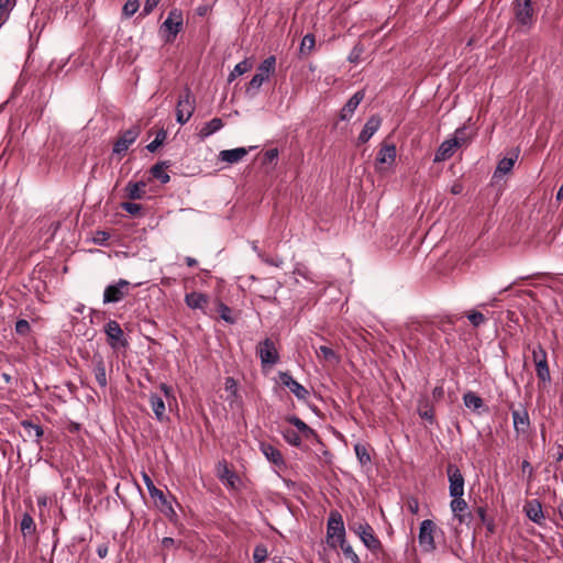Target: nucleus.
Listing matches in <instances>:
<instances>
[{
  "mask_svg": "<svg viewBox=\"0 0 563 563\" xmlns=\"http://www.w3.org/2000/svg\"><path fill=\"white\" fill-rule=\"evenodd\" d=\"M184 24L183 12L179 9H172L159 27L165 43H172L178 33L181 31Z\"/></svg>",
  "mask_w": 563,
  "mask_h": 563,
  "instance_id": "1",
  "label": "nucleus"
},
{
  "mask_svg": "<svg viewBox=\"0 0 563 563\" xmlns=\"http://www.w3.org/2000/svg\"><path fill=\"white\" fill-rule=\"evenodd\" d=\"M465 128L457 129L454 137L445 140L441 143L434 155V162H444L453 156L455 150L465 142Z\"/></svg>",
  "mask_w": 563,
  "mask_h": 563,
  "instance_id": "2",
  "label": "nucleus"
},
{
  "mask_svg": "<svg viewBox=\"0 0 563 563\" xmlns=\"http://www.w3.org/2000/svg\"><path fill=\"white\" fill-rule=\"evenodd\" d=\"M195 111V98L187 87L183 95L179 97L176 106V121L179 124H185L189 121Z\"/></svg>",
  "mask_w": 563,
  "mask_h": 563,
  "instance_id": "3",
  "label": "nucleus"
},
{
  "mask_svg": "<svg viewBox=\"0 0 563 563\" xmlns=\"http://www.w3.org/2000/svg\"><path fill=\"white\" fill-rule=\"evenodd\" d=\"M103 331L107 335L108 344L113 350L125 349L129 345L121 325L115 320H109L104 324Z\"/></svg>",
  "mask_w": 563,
  "mask_h": 563,
  "instance_id": "4",
  "label": "nucleus"
},
{
  "mask_svg": "<svg viewBox=\"0 0 563 563\" xmlns=\"http://www.w3.org/2000/svg\"><path fill=\"white\" fill-rule=\"evenodd\" d=\"M131 284L126 279H119L117 283L108 285L103 291V303H117L130 294Z\"/></svg>",
  "mask_w": 563,
  "mask_h": 563,
  "instance_id": "5",
  "label": "nucleus"
},
{
  "mask_svg": "<svg viewBox=\"0 0 563 563\" xmlns=\"http://www.w3.org/2000/svg\"><path fill=\"white\" fill-rule=\"evenodd\" d=\"M514 11L516 22L525 27L530 29L534 21V11L532 0H515Z\"/></svg>",
  "mask_w": 563,
  "mask_h": 563,
  "instance_id": "6",
  "label": "nucleus"
},
{
  "mask_svg": "<svg viewBox=\"0 0 563 563\" xmlns=\"http://www.w3.org/2000/svg\"><path fill=\"white\" fill-rule=\"evenodd\" d=\"M450 497L464 496V476L460 468L452 463L446 466Z\"/></svg>",
  "mask_w": 563,
  "mask_h": 563,
  "instance_id": "7",
  "label": "nucleus"
},
{
  "mask_svg": "<svg viewBox=\"0 0 563 563\" xmlns=\"http://www.w3.org/2000/svg\"><path fill=\"white\" fill-rule=\"evenodd\" d=\"M256 354L261 360L262 366H272L279 361L278 351L275 346V343L269 338H266L258 343L256 347Z\"/></svg>",
  "mask_w": 563,
  "mask_h": 563,
  "instance_id": "8",
  "label": "nucleus"
},
{
  "mask_svg": "<svg viewBox=\"0 0 563 563\" xmlns=\"http://www.w3.org/2000/svg\"><path fill=\"white\" fill-rule=\"evenodd\" d=\"M532 358L536 365L538 378L543 383L550 382L551 375L547 360V352L540 344L532 349Z\"/></svg>",
  "mask_w": 563,
  "mask_h": 563,
  "instance_id": "9",
  "label": "nucleus"
},
{
  "mask_svg": "<svg viewBox=\"0 0 563 563\" xmlns=\"http://www.w3.org/2000/svg\"><path fill=\"white\" fill-rule=\"evenodd\" d=\"M434 531L435 525L432 520L426 519L420 523L418 542L424 552H432L435 549Z\"/></svg>",
  "mask_w": 563,
  "mask_h": 563,
  "instance_id": "10",
  "label": "nucleus"
},
{
  "mask_svg": "<svg viewBox=\"0 0 563 563\" xmlns=\"http://www.w3.org/2000/svg\"><path fill=\"white\" fill-rule=\"evenodd\" d=\"M141 133L137 125H133L124 131L113 145V153L117 155H123L126 153L129 147L136 141Z\"/></svg>",
  "mask_w": 563,
  "mask_h": 563,
  "instance_id": "11",
  "label": "nucleus"
},
{
  "mask_svg": "<svg viewBox=\"0 0 563 563\" xmlns=\"http://www.w3.org/2000/svg\"><path fill=\"white\" fill-rule=\"evenodd\" d=\"M328 539L336 537L338 541L345 540V528L342 516L339 511L334 510L330 512L328 525H327Z\"/></svg>",
  "mask_w": 563,
  "mask_h": 563,
  "instance_id": "12",
  "label": "nucleus"
},
{
  "mask_svg": "<svg viewBox=\"0 0 563 563\" xmlns=\"http://www.w3.org/2000/svg\"><path fill=\"white\" fill-rule=\"evenodd\" d=\"M510 409L516 434L518 437L527 434L531 424L528 410L522 406L518 409H512V406H510Z\"/></svg>",
  "mask_w": 563,
  "mask_h": 563,
  "instance_id": "13",
  "label": "nucleus"
},
{
  "mask_svg": "<svg viewBox=\"0 0 563 563\" xmlns=\"http://www.w3.org/2000/svg\"><path fill=\"white\" fill-rule=\"evenodd\" d=\"M452 500L450 503V509L453 514V517L459 521V523H470L472 520V514L468 511V505L463 498V496L451 497Z\"/></svg>",
  "mask_w": 563,
  "mask_h": 563,
  "instance_id": "14",
  "label": "nucleus"
},
{
  "mask_svg": "<svg viewBox=\"0 0 563 563\" xmlns=\"http://www.w3.org/2000/svg\"><path fill=\"white\" fill-rule=\"evenodd\" d=\"M280 382L284 386H286L299 400H306L309 396V391L306 387H303L300 383H298L294 377L287 373H279Z\"/></svg>",
  "mask_w": 563,
  "mask_h": 563,
  "instance_id": "15",
  "label": "nucleus"
},
{
  "mask_svg": "<svg viewBox=\"0 0 563 563\" xmlns=\"http://www.w3.org/2000/svg\"><path fill=\"white\" fill-rule=\"evenodd\" d=\"M365 97V92L364 90H358L356 91L347 101L346 103L344 104V107L341 109V112H340V119L342 121H347L350 120L355 110L357 109V107L360 106V103L362 102V100L364 99Z\"/></svg>",
  "mask_w": 563,
  "mask_h": 563,
  "instance_id": "16",
  "label": "nucleus"
},
{
  "mask_svg": "<svg viewBox=\"0 0 563 563\" xmlns=\"http://www.w3.org/2000/svg\"><path fill=\"white\" fill-rule=\"evenodd\" d=\"M253 148V146H250L249 148L235 147L231 150H223L219 153V159L228 164H236L246 156L249 151Z\"/></svg>",
  "mask_w": 563,
  "mask_h": 563,
  "instance_id": "17",
  "label": "nucleus"
},
{
  "mask_svg": "<svg viewBox=\"0 0 563 563\" xmlns=\"http://www.w3.org/2000/svg\"><path fill=\"white\" fill-rule=\"evenodd\" d=\"M92 373L95 375V378L98 383V385L101 388H106L108 385L107 379V368L104 360L101 355H93L92 357Z\"/></svg>",
  "mask_w": 563,
  "mask_h": 563,
  "instance_id": "18",
  "label": "nucleus"
},
{
  "mask_svg": "<svg viewBox=\"0 0 563 563\" xmlns=\"http://www.w3.org/2000/svg\"><path fill=\"white\" fill-rule=\"evenodd\" d=\"M382 120L377 115H372L363 126V130L361 131L358 135V142L360 143H366L369 141V139L378 131L380 128Z\"/></svg>",
  "mask_w": 563,
  "mask_h": 563,
  "instance_id": "19",
  "label": "nucleus"
},
{
  "mask_svg": "<svg viewBox=\"0 0 563 563\" xmlns=\"http://www.w3.org/2000/svg\"><path fill=\"white\" fill-rule=\"evenodd\" d=\"M463 402L467 409L478 413L487 410L484 400L477 394L471 390L463 395Z\"/></svg>",
  "mask_w": 563,
  "mask_h": 563,
  "instance_id": "20",
  "label": "nucleus"
},
{
  "mask_svg": "<svg viewBox=\"0 0 563 563\" xmlns=\"http://www.w3.org/2000/svg\"><path fill=\"white\" fill-rule=\"evenodd\" d=\"M261 451L264 454V456L269 462L275 464L276 466H278V467L285 466V460H284L280 451L277 448H275L274 445L268 444V443H262Z\"/></svg>",
  "mask_w": 563,
  "mask_h": 563,
  "instance_id": "21",
  "label": "nucleus"
},
{
  "mask_svg": "<svg viewBox=\"0 0 563 563\" xmlns=\"http://www.w3.org/2000/svg\"><path fill=\"white\" fill-rule=\"evenodd\" d=\"M150 405L155 415V418L159 422H164V421L168 420V416L166 415L165 402L161 396H158L156 394H151L150 395Z\"/></svg>",
  "mask_w": 563,
  "mask_h": 563,
  "instance_id": "22",
  "label": "nucleus"
},
{
  "mask_svg": "<svg viewBox=\"0 0 563 563\" xmlns=\"http://www.w3.org/2000/svg\"><path fill=\"white\" fill-rule=\"evenodd\" d=\"M526 516L534 523L541 525L544 520L541 504L538 500L529 501L525 507Z\"/></svg>",
  "mask_w": 563,
  "mask_h": 563,
  "instance_id": "23",
  "label": "nucleus"
},
{
  "mask_svg": "<svg viewBox=\"0 0 563 563\" xmlns=\"http://www.w3.org/2000/svg\"><path fill=\"white\" fill-rule=\"evenodd\" d=\"M209 298L207 295L202 292L192 291L186 294L185 302L190 309H200L203 310L208 305Z\"/></svg>",
  "mask_w": 563,
  "mask_h": 563,
  "instance_id": "24",
  "label": "nucleus"
},
{
  "mask_svg": "<svg viewBox=\"0 0 563 563\" xmlns=\"http://www.w3.org/2000/svg\"><path fill=\"white\" fill-rule=\"evenodd\" d=\"M144 483L148 490V494L152 498L158 499L163 505H168L170 511H173L172 506L168 504L166 496L163 490L156 488L151 477L146 474L143 475Z\"/></svg>",
  "mask_w": 563,
  "mask_h": 563,
  "instance_id": "25",
  "label": "nucleus"
},
{
  "mask_svg": "<svg viewBox=\"0 0 563 563\" xmlns=\"http://www.w3.org/2000/svg\"><path fill=\"white\" fill-rule=\"evenodd\" d=\"M223 121L220 118H213L207 122L199 131L198 135L201 140H205L223 128Z\"/></svg>",
  "mask_w": 563,
  "mask_h": 563,
  "instance_id": "26",
  "label": "nucleus"
},
{
  "mask_svg": "<svg viewBox=\"0 0 563 563\" xmlns=\"http://www.w3.org/2000/svg\"><path fill=\"white\" fill-rule=\"evenodd\" d=\"M517 158H518V153H515L510 157L501 158L497 164V167L494 173V177L497 178V177H500L503 175L510 173L515 166Z\"/></svg>",
  "mask_w": 563,
  "mask_h": 563,
  "instance_id": "27",
  "label": "nucleus"
},
{
  "mask_svg": "<svg viewBox=\"0 0 563 563\" xmlns=\"http://www.w3.org/2000/svg\"><path fill=\"white\" fill-rule=\"evenodd\" d=\"M145 187H146V184L142 180L135 181V183L130 181V183H128V185L125 187L126 196L131 200L142 199L145 196Z\"/></svg>",
  "mask_w": 563,
  "mask_h": 563,
  "instance_id": "28",
  "label": "nucleus"
},
{
  "mask_svg": "<svg viewBox=\"0 0 563 563\" xmlns=\"http://www.w3.org/2000/svg\"><path fill=\"white\" fill-rule=\"evenodd\" d=\"M395 159L396 146L394 144H384L377 154V162L380 164H393Z\"/></svg>",
  "mask_w": 563,
  "mask_h": 563,
  "instance_id": "29",
  "label": "nucleus"
},
{
  "mask_svg": "<svg viewBox=\"0 0 563 563\" xmlns=\"http://www.w3.org/2000/svg\"><path fill=\"white\" fill-rule=\"evenodd\" d=\"M360 539L369 551L375 553L382 550V542L375 536L373 528L361 536Z\"/></svg>",
  "mask_w": 563,
  "mask_h": 563,
  "instance_id": "30",
  "label": "nucleus"
},
{
  "mask_svg": "<svg viewBox=\"0 0 563 563\" xmlns=\"http://www.w3.org/2000/svg\"><path fill=\"white\" fill-rule=\"evenodd\" d=\"M287 421L296 427V431L306 439H310L314 435V431L300 418L296 416H289Z\"/></svg>",
  "mask_w": 563,
  "mask_h": 563,
  "instance_id": "31",
  "label": "nucleus"
},
{
  "mask_svg": "<svg viewBox=\"0 0 563 563\" xmlns=\"http://www.w3.org/2000/svg\"><path fill=\"white\" fill-rule=\"evenodd\" d=\"M21 426L29 438H34L37 443L40 442L44 434L43 428L40 424H35L30 420H23Z\"/></svg>",
  "mask_w": 563,
  "mask_h": 563,
  "instance_id": "32",
  "label": "nucleus"
},
{
  "mask_svg": "<svg viewBox=\"0 0 563 563\" xmlns=\"http://www.w3.org/2000/svg\"><path fill=\"white\" fill-rule=\"evenodd\" d=\"M18 0H0V29L9 20Z\"/></svg>",
  "mask_w": 563,
  "mask_h": 563,
  "instance_id": "33",
  "label": "nucleus"
},
{
  "mask_svg": "<svg viewBox=\"0 0 563 563\" xmlns=\"http://www.w3.org/2000/svg\"><path fill=\"white\" fill-rule=\"evenodd\" d=\"M275 65H276V58L275 56H268L267 58H265L257 67V73L258 75H262L263 77H265L266 79H268L269 75L272 73H274L275 70Z\"/></svg>",
  "mask_w": 563,
  "mask_h": 563,
  "instance_id": "34",
  "label": "nucleus"
},
{
  "mask_svg": "<svg viewBox=\"0 0 563 563\" xmlns=\"http://www.w3.org/2000/svg\"><path fill=\"white\" fill-rule=\"evenodd\" d=\"M282 435L284 440L292 446L299 448L301 445V437L296 430H292L290 428H285L282 431Z\"/></svg>",
  "mask_w": 563,
  "mask_h": 563,
  "instance_id": "35",
  "label": "nucleus"
},
{
  "mask_svg": "<svg viewBox=\"0 0 563 563\" xmlns=\"http://www.w3.org/2000/svg\"><path fill=\"white\" fill-rule=\"evenodd\" d=\"M251 68H252V64L247 59H244V60L238 63L234 66L233 70L230 73V75L228 77V81L232 82L236 77L244 75Z\"/></svg>",
  "mask_w": 563,
  "mask_h": 563,
  "instance_id": "36",
  "label": "nucleus"
},
{
  "mask_svg": "<svg viewBox=\"0 0 563 563\" xmlns=\"http://www.w3.org/2000/svg\"><path fill=\"white\" fill-rule=\"evenodd\" d=\"M265 80H267L265 77L255 74L249 82V86L246 88V95L250 97H254L258 92L260 88L262 87Z\"/></svg>",
  "mask_w": 563,
  "mask_h": 563,
  "instance_id": "37",
  "label": "nucleus"
},
{
  "mask_svg": "<svg viewBox=\"0 0 563 563\" xmlns=\"http://www.w3.org/2000/svg\"><path fill=\"white\" fill-rule=\"evenodd\" d=\"M355 455L361 465H366L371 463V455L367 451V448L362 443H356L354 445Z\"/></svg>",
  "mask_w": 563,
  "mask_h": 563,
  "instance_id": "38",
  "label": "nucleus"
},
{
  "mask_svg": "<svg viewBox=\"0 0 563 563\" xmlns=\"http://www.w3.org/2000/svg\"><path fill=\"white\" fill-rule=\"evenodd\" d=\"M317 355L327 362L339 363L338 354L329 346L321 345L317 351Z\"/></svg>",
  "mask_w": 563,
  "mask_h": 563,
  "instance_id": "39",
  "label": "nucleus"
},
{
  "mask_svg": "<svg viewBox=\"0 0 563 563\" xmlns=\"http://www.w3.org/2000/svg\"><path fill=\"white\" fill-rule=\"evenodd\" d=\"M418 413L421 419L427 420L431 424L434 423L433 407L430 406L428 402L419 405Z\"/></svg>",
  "mask_w": 563,
  "mask_h": 563,
  "instance_id": "40",
  "label": "nucleus"
},
{
  "mask_svg": "<svg viewBox=\"0 0 563 563\" xmlns=\"http://www.w3.org/2000/svg\"><path fill=\"white\" fill-rule=\"evenodd\" d=\"M340 547L342 549L343 555L346 560H350L351 563H360V558L353 550L352 545L347 543L345 540H341Z\"/></svg>",
  "mask_w": 563,
  "mask_h": 563,
  "instance_id": "41",
  "label": "nucleus"
},
{
  "mask_svg": "<svg viewBox=\"0 0 563 563\" xmlns=\"http://www.w3.org/2000/svg\"><path fill=\"white\" fill-rule=\"evenodd\" d=\"M166 137V131L161 129L156 133L155 139L146 146V148L152 153L155 152L165 142Z\"/></svg>",
  "mask_w": 563,
  "mask_h": 563,
  "instance_id": "42",
  "label": "nucleus"
},
{
  "mask_svg": "<svg viewBox=\"0 0 563 563\" xmlns=\"http://www.w3.org/2000/svg\"><path fill=\"white\" fill-rule=\"evenodd\" d=\"M218 312L220 314V318L224 320L227 323H235V318L232 316V310L223 302L218 303Z\"/></svg>",
  "mask_w": 563,
  "mask_h": 563,
  "instance_id": "43",
  "label": "nucleus"
},
{
  "mask_svg": "<svg viewBox=\"0 0 563 563\" xmlns=\"http://www.w3.org/2000/svg\"><path fill=\"white\" fill-rule=\"evenodd\" d=\"M268 556L267 548L264 544H257L253 551V562L263 563Z\"/></svg>",
  "mask_w": 563,
  "mask_h": 563,
  "instance_id": "44",
  "label": "nucleus"
},
{
  "mask_svg": "<svg viewBox=\"0 0 563 563\" xmlns=\"http://www.w3.org/2000/svg\"><path fill=\"white\" fill-rule=\"evenodd\" d=\"M20 526H21V530L24 534L25 533L30 534L35 531L34 520L29 514L23 515Z\"/></svg>",
  "mask_w": 563,
  "mask_h": 563,
  "instance_id": "45",
  "label": "nucleus"
},
{
  "mask_svg": "<svg viewBox=\"0 0 563 563\" xmlns=\"http://www.w3.org/2000/svg\"><path fill=\"white\" fill-rule=\"evenodd\" d=\"M151 174L153 177L159 179L162 184H167L170 180L169 175L164 172L163 166L159 164H156L151 168Z\"/></svg>",
  "mask_w": 563,
  "mask_h": 563,
  "instance_id": "46",
  "label": "nucleus"
},
{
  "mask_svg": "<svg viewBox=\"0 0 563 563\" xmlns=\"http://www.w3.org/2000/svg\"><path fill=\"white\" fill-rule=\"evenodd\" d=\"M294 274L308 280V282H311V283H314V278H313V275L312 273L309 271V268L307 266H305L303 264H297L295 269H294Z\"/></svg>",
  "mask_w": 563,
  "mask_h": 563,
  "instance_id": "47",
  "label": "nucleus"
},
{
  "mask_svg": "<svg viewBox=\"0 0 563 563\" xmlns=\"http://www.w3.org/2000/svg\"><path fill=\"white\" fill-rule=\"evenodd\" d=\"M140 8L139 0H128L122 9V13L126 18H131Z\"/></svg>",
  "mask_w": 563,
  "mask_h": 563,
  "instance_id": "48",
  "label": "nucleus"
},
{
  "mask_svg": "<svg viewBox=\"0 0 563 563\" xmlns=\"http://www.w3.org/2000/svg\"><path fill=\"white\" fill-rule=\"evenodd\" d=\"M314 46V36L312 34H306L301 40L300 52L303 54H308L312 51Z\"/></svg>",
  "mask_w": 563,
  "mask_h": 563,
  "instance_id": "49",
  "label": "nucleus"
},
{
  "mask_svg": "<svg viewBox=\"0 0 563 563\" xmlns=\"http://www.w3.org/2000/svg\"><path fill=\"white\" fill-rule=\"evenodd\" d=\"M31 332V325L29 323V321L24 320V319H19L16 322H15V333L21 335V336H26L29 335Z\"/></svg>",
  "mask_w": 563,
  "mask_h": 563,
  "instance_id": "50",
  "label": "nucleus"
},
{
  "mask_svg": "<svg viewBox=\"0 0 563 563\" xmlns=\"http://www.w3.org/2000/svg\"><path fill=\"white\" fill-rule=\"evenodd\" d=\"M467 319L470 320L472 325L475 327V328H478L479 325H482L486 321V318L484 317V314L482 312H478V311H471L467 314Z\"/></svg>",
  "mask_w": 563,
  "mask_h": 563,
  "instance_id": "51",
  "label": "nucleus"
},
{
  "mask_svg": "<svg viewBox=\"0 0 563 563\" xmlns=\"http://www.w3.org/2000/svg\"><path fill=\"white\" fill-rule=\"evenodd\" d=\"M371 526L366 521L362 522H355L352 526H350V529L360 538L363 536L366 531L371 530Z\"/></svg>",
  "mask_w": 563,
  "mask_h": 563,
  "instance_id": "52",
  "label": "nucleus"
},
{
  "mask_svg": "<svg viewBox=\"0 0 563 563\" xmlns=\"http://www.w3.org/2000/svg\"><path fill=\"white\" fill-rule=\"evenodd\" d=\"M122 209L130 214H139L142 210V206L135 202H122Z\"/></svg>",
  "mask_w": 563,
  "mask_h": 563,
  "instance_id": "53",
  "label": "nucleus"
},
{
  "mask_svg": "<svg viewBox=\"0 0 563 563\" xmlns=\"http://www.w3.org/2000/svg\"><path fill=\"white\" fill-rule=\"evenodd\" d=\"M278 158V150L277 148H271L265 152L264 154V164H274L276 163Z\"/></svg>",
  "mask_w": 563,
  "mask_h": 563,
  "instance_id": "54",
  "label": "nucleus"
},
{
  "mask_svg": "<svg viewBox=\"0 0 563 563\" xmlns=\"http://www.w3.org/2000/svg\"><path fill=\"white\" fill-rule=\"evenodd\" d=\"M161 0H145L144 2V5H143V10H142V15H148L150 13L153 12V10L157 7V4L159 3Z\"/></svg>",
  "mask_w": 563,
  "mask_h": 563,
  "instance_id": "55",
  "label": "nucleus"
},
{
  "mask_svg": "<svg viewBox=\"0 0 563 563\" xmlns=\"http://www.w3.org/2000/svg\"><path fill=\"white\" fill-rule=\"evenodd\" d=\"M110 239V234L106 231H97L93 238V241L98 245H106L107 241Z\"/></svg>",
  "mask_w": 563,
  "mask_h": 563,
  "instance_id": "56",
  "label": "nucleus"
},
{
  "mask_svg": "<svg viewBox=\"0 0 563 563\" xmlns=\"http://www.w3.org/2000/svg\"><path fill=\"white\" fill-rule=\"evenodd\" d=\"M222 479H227L228 483L233 486L234 479L236 478L235 474L231 472L227 466L223 468V473L220 475Z\"/></svg>",
  "mask_w": 563,
  "mask_h": 563,
  "instance_id": "57",
  "label": "nucleus"
},
{
  "mask_svg": "<svg viewBox=\"0 0 563 563\" xmlns=\"http://www.w3.org/2000/svg\"><path fill=\"white\" fill-rule=\"evenodd\" d=\"M225 390L235 395L238 390L236 382L233 377H228L225 379Z\"/></svg>",
  "mask_w": 563,
  "mask_h": 563,
  "instance_id": "58",
  "label": "nucleus"
},
{
  "mask_svg": "<svg viewBox=\"0 0 563 563\" xmlns=\"http://www.w3.org/2000/svg\"><path fill=\"white\" fill-rule=\"evenodd\" d=\"M97 554L100 559H104L108 554V545L106 543L99 544L97 548Z\"/></svg>",
  "mask_w": 563,
  "mask_h": 563,
  "instance_id": "59",
  "label": "nucleus"
},
{
  "mask_svg": "<svg viewBox=\"0 0 563 563\" xmlns=\"http://www.w3.org/2000/svg\"><path fill=\"white\" fill-rule=\"evenodd\" d=\"M161 543L164 549H170L172 547H174L176 544V541L173 538L165 537L162 539Z\"/></svg>",
  "mask_w": 563,
  "mask_h": 563,
  "instance_id": "60",
  "label": "nucleus"
},
{
  "mask_svg": "<svg viewBox=\"0 0 563 563\" xmlns=\"http://www.w3.org/2000/svg\"><path fill=\"white\" fill-rule=\"evenodd\" d=\"M361 52H362V49H357V47H354V49L351 52V54L349 56V60L351 63H356Z\"/></svg>",
  "mask_w": 563,
  "mask_h": 563,
  "instance_id": "61",
  "label": "nucleus"
},
{
  "mask_svg": "<svg viewBox=\"0 0 563 563\" xmlns=\"http://www.w3.org/2000/svg\"><path fill=\"white\" fill-rule=\"evenodd\" d=\"M161 390L164 393L166 397H169L172 394V388L166 384H161L159 386Z\"/></svg>",
  "mask_w": 563,
  "mask_h": 563,
  "instance_id": "62",
  "label": "nucleus"
},
{
  "mask_svg": "<svg viewBox=\"0 0 563 563\" xmlns=\"http://www.w3.org/2000/svg\"><path fill=\"white\" fill-rule=\"evenodd\" d=\"M432 395L434 398H440L443 395V388L441 386H438L433 389Z\"/></svg>",
  "mask_w": 563,
  "mask_h": 563,
  "instance_id": "63",
  "label": "nucleus"
},
{
  "mask_svg": "<svg viewBox=\"0 0 563 563\" xmlns=\"http://www.w3.org/2000/svg\"><path fill=\"white\" fill-rule=\"evenodd\" d=\"M462 189H463L462 186L456 184V185L452 186L451 192L453 195H460L462 192Z\"/></svg>",
  "mask_w": 563,
  "mask_h": 563,
  "instance_id": "64",
  "label": "nucleus"
}]
</instances>
